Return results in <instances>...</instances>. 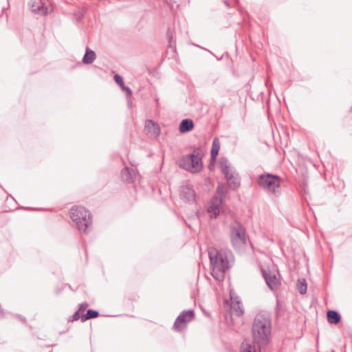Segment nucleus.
<instances>
[{"label":"nucleus","instance_id":"f257e3e1","mask_svg":"<svg viewBox=\"0 0 352 352\" xmlns=\"http://www.w3.org/2000/svg\"><path fill=\"white\" fill-rule=\"evenodd\" d=\"M272 319L270 313L261 311L253 320L252 333L254 342L258 344H265L271 334Z\"/></svg>","mask_w":352,"mask_h":352},{"label":"nucleus","instance_id":"f03ea898","mask_svg":"<svg viewBox=\"0 0 352 352\" xmlns=\"http://www.w3.org/2000/svg\"><path fill=\"white\" fill-rule=\"evenodd\" d=\"M232 253L229 250L215 249L209 252V257L212 267L211 274L219 281H222L225 277V272L229 268V258Z\"/></svg>","mask_w":352,"mask_h":352},{"label":"nucleus","instance_id":"7ed1b4c3","mask_svg":"<svg viewBox=\"0 0 352 352\" xmlns=\"http://www.w3.org/2000/svg\"><path fill=\"white\" fill-rule=\"evenodd\" d=\"M70 216L80 231L87 232L91 226V214L88 210L82 206L73 207L70 210Z\"/></svg>","mask_w":352,"mask_h":352},{"label":"nucleus","instance_id":"20e7f679","mask_svg":"<svg viewBox=\"0 0 352 352\" xmlns=\"http://www.w3.org/2000/svg\"><path fill=\"white\" fill-rule=\"evenodd\" d=\"M258 184L269 193L275 196L280 195V178L277 175L270 173L261 175L258 178Z\"/></svg>","mask_w":352,"mask_h":352},{"label":"nucleus","instance_id":"39448f33","mask_svg":"<svg viewBox=\"0 0 352 352\" xmlns=\"http://www.w3.org/2000/svg\"><path fill=\"white\" fill-rule=\"evenodd\" d=\"M230 241L232 246L239 249L246 245L245 230L241 223L234 221L230 224Z\"/></svg>","mask_w":352,"mask_h":352},{"label":"nucleus","instance_id":"423d86ee","mask_svg":"<svg viewBox=\"0 0 352 352\" xmlns=\"http://www.w3.org/2000/svg\"><path fill=\"white\" fill-rule=\"evenodd\" d=\"M219 166L227 179L229 187L233 190L237 188L240 185L239 177L230 166L229 161L226 158L222 157L219 162Z\"/></svg>","mask_w":352,"mask_h":352},{"label":"nucleus","instance_id":"0eeeda50","mask_svg":"<svg viewBox=\"0 0 352 352\" xmlns=\"http://www.w3.org/2000/svg\"><path fill=\"white\" fill-rule=\"evenodd\" d=\"M179 165L191 173H197L202 168L201 157L198 154L186 155L179 159Z\"/></svg>","mask_w":352,"mask_h":352},{"label":"nucleus","instance_id":"6e6552de","mask_svg":"<svg viewBox=\"0 0 352 352\" xmlns=\"http://www.w3.org/2000/svg\"><path fill=\"white\" fill-rule=\"evenodd\" d=\"M194 316V312L192 310L182 311L176 318L173 327L177 331H180L186 327V323L190 322Z\"/></svg>","mask_w":352,"mask_h":352},{"label":"nucleus","instance_id":"1a4fd4ad","mask_svg":"<svg viewBox=\"0 0 352 352\" xmlns=\"http://www.w3.org/2000/svg\"><path fill=\"white\" fill-rule=\"evenodd\" d=\"M29 5L32 12L40 15H47L52 11V5L47 4L41 1H31Z\"/></svg>","mask_w":352,"mask_h":352},{"label":"nucleus","instance_id":"9d476101","mask_svg":"<svg viewBox=\"0 0 352 352\" xmlns=\"http://www.w3.org/2000/svg\"><path fill=\"white\" fill-rule=\"evenodd\" d=\"M263 277L266 284L272 290L276 289L280 285L279 274L275 272H264Z\"/></svg>","mask_w":352,"mask_h":352},{"label":"nucleus","instance_id":"9b49d317","mask_svg":"<svg viewBox=\"0 0 352 352\" xmlns=\"http://www.w3.org/2000/svg\"><path fill=\"white\" fill-rule=\"evenodd\" d=\"M180 197L186 202H193L196 195L194 190L188 186H182L180 188Z\"/></svg>","mask_w":352,"mask_h":352},{"label":"nucleus","instance_id":"f8f14e48","mask_svg":"<svg viewBox=\"0 0 352 352\" xmlns=\"http://www.w3.org/2000/svg\"><path fill=\"white\" fill-rule=\"evenodd\" d=\"M222 203L221 199L214 197L210 203L208 212L210 214V217L216 218L219 214V207Z\"/></svg>","mask_w":352,"mask_h":352},{"label":"nucleus","instance_id":"ddd939ff","mask_svg":"<svg viewBox=\"0 0 352 352\" xmlns=\"http://www.w3.org/2000/svg\"><path fill=\"white\" fill-rule=\"evenodd\" d=\"M145 128L151 135L157 137L160 134V128L157 123L152 120H147L146 122Z\"/></svg>","mask_w":352,"mask_h":352},{"label":"nucleus","instance_id":"4468645a","mask_svg":"<svg viewBox=\"0 0 352 352\" xmlns=\"http://www.w3.org/2000/svg\"><path fill=\"white\" fill-rule=\"evenodd\" d=\"M135 177V170L132 168L125 167L121 171L122 179L126 183H131L133 182Z\"/></svg>","mask_w":352,"mask_h":352},{"label":"nucleus","instance_id":"2eb2a0df","mask_svg":"<svg viewBox=\"0 0 352 352\" xmlns=\"http://www.w3.org/2000/svg\"><path fill=\"white\" fill-rule=\"evenodd\" d=\"M231 311L233 314L236 316H241L243 314V309L240 301L233 299L231 296Z\"/></svg>","mask_w":352,"mask_h":352},{"label":"nucleus","instance_id":"dca6fc26","mask_svg":"<svg viewBox=\"0 0 352 352\" xmlns=\"http://www.w3.org/2000/svg\"><path fill=\"white\" fill-rule=\"evenodd\" d=\"M194 127V123L190 119L183 120L179 126L180 133H186L190 131Z\"/></svg>","mask_w":352,"mask_h":352},{"label":"nucleus","instance_id":"f3484780","mask_svg":"<svg viewBox=\"0 0 352 352\" xmlns=\"http://www.w3.org/2000/svg\"><path fill=\"white\" fill-rule=\"evenodd\" d=\"M327 320L331 324H337L340 322L341 317L339 313L334 310H330L327 314Z\"/></svg>","mask_w":352,"mask_h":352},{"label":"nucleus","instance_id":"a211bd4d","mask_svg":"<svg viewBox=\"0 0 352 352\" xmlns=\"http://www.w3.org/2000/svg\"><path fill=\"white\" fill-rule=\"evenodd\" d=\"M114 80L121 87L122 91H125L127 96H131L132 94L131 89L124 86L123 79L120 75L116 74L114 76Z\"/></svg>","mask_w":352,"mask_h":352},{"label":"nucleus","instance_id":"6ab92c4d","mask_svg":"<svg viewBox=\"0 0 352 352\" xmlns=\"http://www.w3.org/2000/svg\"><path fill=\"white\" fill-rule=\"evenodd\" d=\"M96 59V54L93 50H89L88 47L86 49L85 54L83 57V63L85 64H91Z\"/></svg>","mask_w":352,"mask_h":352},{"label":"nucleus","instance_id":"aec40b11","mask_svg":"<svg viewBox=\"0 0 352 352\" xmlns=\"http://www.w3.org/2000/svg\"><path fill=\"white\" fill-rule=\"evenodd\" d=\"M99 313L97 311L93 309H89L86 314L81 316V321L85 322L91 318H96L98 316Z\"/></svg>","mask_w":352,"mask_h":352},{"label":"nucleus","instance_id":"412c9836","mask_svg":"<svg viewBox=\"0 0 352 352\" xmlns=\"http://www.w3.org/2000/svg\"><path fill=\"white\" fill-rule=\"evenodd\" d=\"M241 352H256L255 346H252L249 341L245 340L241 344Z\"/></svg>","mask_w":352,"mask_h":352},{"label":"nucleus","instance_id":"4be33fe9","mask_svg":"<svg viewBox=\"0 0 352 352\" xmlns=\"http://www.w3.org/2000/svg\"><path fill=\"white\" fill-rule=\"evenodd\" d=\"M219 148H220V146H219V144L218 142V139L215 138L213 141L212 146V149H211V152H210L212 158L214 159L217 157V156L218 155V153H219Z\"/></svg>","mask_w":352,"mask_h":352},{"label":"nucleus","instance_id":"5701e85b","mask_svg":"<svg viewBox=\"0 0 352 352\" xmlns=\"http://www.w3.org/2000/svg\"><path fill=\"white\" fill-rule=\"evenodd\" d=\"M297 289L300 294H305L307 292V283L305 279H299L297 284Z\"/></svg>","mask_w":352,"mask_h":352},{"label":"nucleus","instance_id":"b1692460","mask_svg":"<svg viewBox=\"0 0 352 352\" xmlns=\"http://www.w3.org/2000/svg\"><path fill=\"white\" fill-rule=\"evenodd\" d=\"M88 306H89L88 303L82 302V304H80L78 311L80 313V314H82V313H84L85 311V310Z\"/></svg>","mask_w":352,"mask_h":352},{"label":"nucleus","instance_id":"393cba45","mask_svg":"<svg viewBox=\"0 0 352 352\" xmlns=\"http://www.w3.org/2000/svg\"><path fill=\"white\" fill-rule=\"evenodd\" d=\"M80 313L77 310L72 316V321H76V320H79L80 318L81 319V316H80Z\"/></svg>","mask_w":352,"mask_h":352},{"label":"nucleus","instance_id":"a878e982","mask_svg":"<svg viewBox=\"0 0 352 352\" xmlns=\"http://www.w3.org/2000/svg\"><path fill=\"white\" fill-rule=\"evenodd\" d=\"M4 316H5L4 310L2 309L1 306L0 305V318H3Z\"/></svg>","mask_w":352,"mask_h":352},{"label":"nucleus","instance_id":"bb28decb","mask_svg":"<svg viewBox=\"0 0 352 352\" xmlns=\"http://www.w3.org/2000/svg\"><path fill=\"white\" fill-rule=\"evenodd\" d=\"M220 191H221V189L220 186H218V188H217V192H220Z\"/></svg>","mask_w":352,"mask_h":352},{"label":"nucleus","instance_id":"cd10ccee","mask_svg":"<svg viewBox=\"0 0 352 352\" xmlns=\"http://www.w3.org/2000/svg\"><path fill=\"white\" fill-rule=\"evenodd\" d=\"M224 2H225V3L226 4V6H228V1H226V0Z\"/></svg>","mask_w":352,"mask_h":352}]
</instances>
